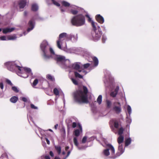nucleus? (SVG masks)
Segmentation results:
<instances>
[{"mask_svg":"<svg viewBox=\"0 0 159 159\" xmlns=\"http://www.w3.org/2000/svg\"><path fill=\"white\" fill-rule=\"evenodd\" d=\"M46 141L47 143L48 144H49L50 142V141L48 140V139L47 138H46Z\"/></svg>","mask_w":159,"mask_h":159,"instance_id":"obj_50","label":"nucleus"},{"mask_svg":"<svg viewBox=\"0 0 159 159\" xmlns=\"http://www.w3.org/2000/svg\"><path fill=\"white\" fill-rule=\"evenodd\" d=\"M40 48L45 59H47L51 57L54 59L60 66L66 69H68L70 72L76 70L79 72L83 73L82 74L86 75L87 73L84 69L81 70L82 65L80 63L75 62L70 65V61L68 59H66L64 56L56 55L46 41L44 40L42 42L40 45Z\"/></svg>","mask_w":159,"mask_h":159,"instance_id":"obj_1","label":"nucleus"},{"mask_svg":"<svg viewBox=\"0 0 159 159\" xmlns=\"http://www.w3.org/2000/svg\"><path fill=\"white\" fill-rule=\"evenodd\" d=\"M114 126L115 128H117L118 127L119 124L116 121H115L114 123Z\"/></svg>","mask_w":159,"mask_h":159,"instance_id":"obj_41","label":"nucleus"},{"mask_svg":"<svg viewBox=\"0 0 159 159\" xmlns=\"http://www.w3.org/2000/svg\"><path fill=\"white\" fill-rule=\"evenodd\" d=\"M59 89H58L57 88H55L53 89V93L55 95L57 96L59 95Z\"/></svg>","mask_w":159,"mask_h":159,"instance_id":"obj_28","label":"nucleus"},{"mask_svg":"<svg viewBox=\"0 0 159 159\" xmlns=\"http://www.w3.org/2000/svg\"><path fill=\"white\" fill-rule=\"evenodd\" d=\"M87 138L86 136H84L82 140V143H84L86 142V140H87Z\"/></svg>","mask_w":159,"mask_h":159,"instance_id":"obj_38","label":"nucleus"},{"mask_svg":"<svg viewBox=\"0 0 159 159\" xmlns=\"http://www.w3.org/2000/svg\"><path fill=\"white\" fill-rule=\"evenodd\" d=\"M124 131L123 128H120L118 134L119 135L117 139L118 143L119 144L118 151L115 155V151L114 147L111 144H108L106 145V149L103 152V154L106 156H109L110 158H115L117 157L122 154L124 151V149L123 148L122 143L124 140V137L122 135Z\"/></svg>","mask_w":159,"mask_h":159,"instance_id":"obj_2","label":"nucleus"},{"mask_svg":"<svg viewBox=\"0 0 159 159\" xmlns=\"http://www.w3.org/2000/svg\"><path fill=\"white\" fill-rule=\"evenodd\" d=\"M49 154L52 157H53L54 156V154L53 152L52 151H50L49 152Z\"/></svg>","mask_w":159,"mask_h":159,"instance_id":"obj_49","label":"nucleus"},{"mask_svg":"<svg viewBox=\"0 0 159 159\" xmlns=\"http://www.w3.org/2000/svg\"><path fill=\"white\" fill-rule=\"evenodd\" d=\"M22 36V34H20V37H21V36Z\"/></svg>","mask_w":159,"mask_h":159,"instance_id":"obj_63","label":"nucleus"},{"mask_svg":"<svg viewBox=\"0 0 159 159\" xmlns=\"http://www.w3.org/2000/svg\"><path fill=\"white\" fill-rule=\"evenodd\" d=\"M24 15L25 16H26L27 14V12L26 11H24Z\"/></svg>","mask_w":159,"mask_h":159,"instance_id":"obj_56","label":"nucleus"},{"mask_svg":"<svg viewBox=\"0 0 159 159\" xmlns=\"http://www.w3.org/2000/svg\"><path fill=\"white\" fill-rule=\"evenodd\" d=\"M88 90L86 87L83 86V89L74 93V96L75 100L79 102L88 103V101L87 93Z\"/></svg>","mask_w":159,"mask_h":159,"instance_id":"obj_4","label":"nucleus"},{"mask_svg":"<svg viewBox=\"0 0 159 159\" xmlns=\"http://www.w3.org/2000/svg\"><path fill=\"white\" fill-rule=\"evenodd\" d=\"M26 2L25 0H20L18 3L19 7L20 9H23L26 5Z\"/></svg>","mask_w":159,"mask_h":159,"instance_id":"obj_15","label":"nucleus"},{"mask_svg":"<svg viewBox=\"0 0 159 159\" xmlns=\"http://www.w3.org/2000/svg\"><path fill=\"white\" fill-rule=\"evenodd\" d=\"M6 81L7 83L8 84H9L10 85H11V86H12V85L13 84H12L11 83V81L10 80H8V79H7V80H6Z\"/></svg>","mask_w":159,"mask_h":159,"instance_id":"obj_42","label":"nucleus"},{"mask_svg":"<svg viewBox=\"0 0 159 159\" xmlns=\"http://www.w3.org/2000/svg\"><path fill=\"white\" fill-rule=\"evenodd\" d=\"M63 102L64 104H65V99L64 98H63Z\"/></svg>","mask_w":159,"mask_h":159,"instance_id":"obj_59","label":"nucleus"},{"mask_svg":"<svg viewBox=\"0 0 159 159\" xmlns=\"http://www.w3.org/2000/svg\"><path fill=\"white\" fill-rule=\"evenodd\" d=\"M127 110L129 114V116H130L132 112V109L130 106L129 105L127 106Z\"/></svg>","mask_w":159,"mask_h":159,"instance_id":"obj_30","label":"nucleus"},{"mask_svg":"<svg viewBox=\"0 0 159 159\" xmlns=\"http://www.w3.org/2000/svg\"><path fill=\"white\" fill-rule=\"evenodd\" d=\"M16 35H10L8 36V39L9 40H15L17 38Z\"/></svg>","mask_w":159,"mask_h":159,"instance_id":"obj_22","label":"nucleus"},{"mask_svg":"<svg viewBox=\"0 0 159 159\" xmlns=\"http://www.w3.org/2000/svg\"><path fill=\"white\" fill-rule=\"evenodd\" d=\"M15 28L14 27L9 28L7 27L2 29V32L4 34H6L8 33H10L13 31Z\"/></svg>","mask_w":159,"mask_h":159,"instance_id":"obj_11","label":"nucleus"},{"mask_svg":"<svg viewBox=\"0 0 159 159\" xmlns=\"http://www.w3.org/2000/svg\"><path fill=\"white\" fill-rule=\"evenodd\" d=\"M48 130L51 132H53L52 130L51 129H48Z\"/></svg>","mask_w":159,"mask_h":159,"instance_id":"obj_61","label":"nucleus"},{"mask_svg":"<svg viewBox=\"0 0 159 159\" xmlns=\"http://www.w3.org/2000/svg\"><path fill=\"white\" fill-rule=\"evenodd\" d=\"M47 79L51 81H54L55 80L54 77L51 75H50L48 74L47 75Z\"/></svg>","mask_w":159,"mask_h":159,"instance_id":"obj_26","label":"nucleus"},{"mask_svg":"<svg viewBox=\"0 0 159 159\" xmlns=\"http://www.w3.org/2000/svg\"><path fill=\"white\" fill-rule=\"evenodd\" d=\"M102 97L101 95H99L97 100V102L99 104H100L101 103L102 101Z\"/></svg>","mask_w":159,"mask_h":159,"instance_id":"obj_27","label":"nucleus"},{"mask_svg":"<svg viewBox=\"0 0 159 159\" xmlns=\"http://www.w3.org/2000/svg\"><path fill=\"white\" fill-rule=\"evenodd\" d=\"M71 81L75 85H77L78 84V83L77 81L74 78L71 79Z\"/></svg>","mask_w":159,"mask_h":159,"instance_id":"obj_36","label":"nucleus"},{"mask_svg":"<svg viewBox=\"0 0 159 159\" xmlns=\"http://www.w3.org/2000/svg\"><path fill=\"white\" fill-rule=\"evenodd\" d=\"M79 128L80 129V131H82V127L81 126L80 124H79Z\"/></svg>","mask_w":159,"mask_h":159,"instance_id":"obj_51","label":"nucleus"},{"mask_svg":"<svg viewBox=\"0 0 159 159\" xmlns=\"http://www.w3.org/2000/svg\"><path fill=\"white\" fill-rule=\"evenodd\" d=\"M2 30L0 28V32H1Z\"/></svg>","mask_w":159,"mask_h":159,"instance_id":"obj_64","label":"nucleus"},{"mask_svg":"<svg viewBox=\"0 0 159 159\" xmlns=\"http://www.w3.org/2000/svg\"><path fill=\"white\" fill-rule=\"evenodd\" d=\"M95 66H97L98 63V58L96 57H94L93 58Z\"/></svg>","mask_w":159,"mask_h":159,"instance_id":"obj_25","label":"nucleus"},{"mask_svg":"<svg viewBox=\"0 0 159 159\" xmlns=\"http://www.w3.org/2000/svg\"><path fill=\"white\" fill-rule=\"evenodd\" d=\"M69 148V146H66L65 147V151H67V150Z\"/></svg>","mask_w":159,"mask_h":159,"instance_id":"obj_53","label":"nucleus"},{"mask_svg":"<svg viewBox=\"0 0 159 159\" xmlns=\"http://www.w3.org/2000/svg\"><path fill=\"white\" fill-rule=\"evenodd\" d=\"M32 109H38V108L37 107L35 106L34 104H31L30 105Z\"/></svg>","mask_w":159,"mask_h":159,"instance_id":"obj_40","label":"nucleus"},{"mask_svg":"<svg viewBox=\"0 0 159 159\" xmlns=\"http://www.w3.org/2000/svg\"><path fill=\"white\" fill-rule=\"evenodd\" d=\"M38 82V80L37 79H35L33 83L32 86L33 87H34V86H35L37 84Z\"/></svg>","mask_w":159,"mask_h":159,"instance_id":"obj_33","label":"nucleus"},{"mask_svg":"<svg viewBox=\"0 0 159 159\" xmlns=\"http://www.w3.org/2000/svg\"><path fill=\"white\" fill-rule=\"evenodd\" d=\"M90 66V64L89 63H86L84 64L83 65H82V69H84L85 71L88 72L90 71V70H89L88 71H86L85 69L88 68Z\"/></svg>","mask_w":159,"mask_h":159,"instance_id":"obj_24","label":"nucleus"},{"mask_svg":"<svg viewBox=\"0 0 159 159\" xmlns=\"http://www.w3.org/2000/svg\"><path fill=\"white\" fill-rule=\"evenodd\" d=\"M57 99V98H56L55 99V102H56Z\"/></svg>","mask_w":159,"mask_h":159,"instance_id":"obj_62","label":"nucleus"},{"mask_svg":"<svg viewBox=\"0 0 159 159\" xmlns=\"http://www.w3.org/2000/svg\"><path fill=\"white\" fill-rule=\"evenodd\" d=\"M18 100V98L16 96L12 97L10 99V101L13 103H16Z\"/></svg>","mask_w":159,"mask_h":159,"instance_id":"obj_23","label":"nucleus"},{"mask_svg":"<svg viewBox=\"0 0 159 159\" xmlns=\"http://www.w3.org/2000/svg\"><path fill=\"white\" fill-rule=\"evenodd\" d=\"M12 90L16 93H17L19 92V90L17 88L16 86H13L12 88Z\"/></svg>","mask_w":159,"mask_h":159,"instance_id":"obj_34","label":"nucleus"},{"mask_svg":"<svg viewBox=\"0 0 159 159\" xmlns=\"http://www.w3.org/2000/svg\"><path fill=\"white\" fill-rule=\"evenodd\" d=\"M70 36L69 40H71L73 42H76L78 40V35L76 34L75 35L73 34H69Z\"/></svg>","mask_w":159,"mask_h":159,"instance_id":"obj_12","label":"nucleus"},{"mask_svg":"<svg viewBox=\"0 0 159 159\" xmlns=\"http://www.w3.org/2000/svg\"><path fill=\"white\" fill-rule=\"evenodd\" d=\"M113 109L117 113L120 112L121 111V107L120 106H115L114 107Z\"/></svg>","mask_w":159,"mask_h":159,"instance_id":"obj_21","label":"nucleus"},{"mask_svg":"<svg viewBox=\"0 0 159 159\" xmlns=\"http://www.w3.org/2000/svg\"><path fill=\"white\" fill-rule=\"evenodd\" d=\"M106 103L108 108H110L111 107V102L110 101L107 100H106Z\"/></svg>","mask_w":159,"mask_h":159,"instance_id":"obj_31","label":"nucleus"},{"mask_svg":"<svg viewBox=\"0 0 159 159\" xmlns=\"http://www.w3.org/2000/svg\"><path fill=\"white\" fill-rule=\"evenodd\" d=\"M22 99V101L24 102H26L27 101V99L26 98L23 97Z\"/></svg>","mask_w":159,"mask_h":159,"instance_id":"obj_48","label":"nucleus"},{"mask_svg":"<svg viewBox=\"0 0 159 159\" xmlns=\"http://www.w3.org/2000/svg\"><path fill=\"white\" fill-rule=\"evenodd\" d=\"M77 126V124L76 123L74 122L72 123V127L73 128H75Z\"/></svg>","mask_w":159,"mask_h":159,"instance_id":"obj_44","label":"nucleus"},{"mask_svg":"<svg viewBox=\"0 0 159 159\" xmlns=\"http://www.w3.org/2000/svg\"><path fill=\"white\" fill-rule=\"evenodd\" d=\"M117 94V93L114 91L111 93L110 95L111 96L114 97L116 96Z\"/></svg>","mask_w":159,"mask_h":159,"instance_id":"obj_35","label":"nucleus"},{"mask_svg":"<svg viewBox=\"0 0 159 159\" xmlns=\"http://www.w3.org/2000/svg\"><path fill=\"white\" fill-rule=\"evenodd\" d=\"M102 27L103 28L104 30H106L105 27L104 26H102Z\"/></svg>","mask_w":159,"mask_h":159,"instance_id":"obj_60","label":"nucleus"},{"mask_svg":"<svg viewBox=\"0 0 159 159\" xmlns=\"http://www.w3.org/2000/svg\"><path fill=\"white\" fill-rule=\"evenodd\" d=\"M126 121L127 123H130L131 122V119H129L128 117L126 118Z\"/></svg>","mask_w":159,"mask_h":159,"instance_id":"obj_43","label":"nucleus"},{"mask_svg":"<svg viewBox=\"0 0 159 159\" xmlns=\"http://www.w3.org/2000/svg\"><path fill=\"white\" fill-rule=\"evenodd\" d=\"M107 39V38L106 36L105 35H102V42L103 43H104L105 42V41Z\"/></svg>","mask_w":159,"mask_h":159,"instance_id":"obj_37","label":"nucleus"},{"mask_svg":"<svg viewBox=\"0 0 159 159\" xmlns=\"http://www.w3.org/2000/svg\"><path fill=\"white\" fill-rule=\"evenodd\" d=\"M61 4L62 6H64L66 7H67L70 6V3L66 1H62L61 2Z\"/></svg>","mask_w":159,"mask_h":159,"instance_id":"obj_20","label":"nucleus"},{"mask_svg":"<svg viewBox=\"0 0 159 159\" xmlns=\"http://www.w3.org/2000/svg\"><path fill=\"white\" fill-rule=\"evenodd\" d=\"M131 140L130 138L125 139V146H128L131 143Z\"/></svg>","mask_w":159,"mask_h":159,"instance_id":"obj_18","label":"nucleus"},{"mask_svg":"<svg viewBox=\"0 0 159 159\" xmlns=\"http://www.w3.org/2000/svg\"><path fill=\"white\" fill-rule=\"evenodd\" d=\"M39 9V7L37 4L36 3L33 4L32 5L31 9L33 11H36Z\"/></svg>","mask_w":159,"mask_h":159,"instance_id":"obj_17","label":"nucleus"},{"mask_svg":"<svg viewBox=\"0 0 159 159\" xmlns=\"http://www.w3.org/2000/svg\"><path fill=\"white\" fill-rule=\"evenodd\" d=\"M55 148L58 154H60L61 153V147L59 145H55Z\"/></svg>","mask_w":159,"mask_h":159,"instance_id":"obj_19","label":"nucleus"},{"mask_svg":"<svg viewBox=\"0 0 159 159\" xmlns=\"http://www.w3.org/2000/svg\"><path fill=\"white\" fill-rule=\"evenodd\" d=\"M119 90V86H117L116 87V88L115 89L114 91L115 92H116V93H117V94Z\"/></svg>","mask_w":159,"mask_h":159,"instance_id":"obj_46","label":"nucleus"},{"mask_svg":"<svg viewBox=\"0 0 159 159\" xmlns=\"http://www.w3.org/2000/svg\"><path fill=\"white\" fill-rule=\"evenodd\" d=\"M0 87L2 89H3V84L2 82H0Z\"/></svg>","mask_w":159,"mask_h":159,"instance_id":"obj_47","label":"nucleus"},{"mask_svg":"<svg viewBox=\"0 0 159 159\" xmlns=\"http://www.w3.org/2000/svg\"><path fill=\"white\" fill-rule=\"evenodd\" d=\"M63 50L68 53H74L75 52V48H64Z\"/></svg>","mask_w":159,"mask_h":159,"instance_id":"obj_13","label":"nucleus"},{"mask_svg":"<svg viewBox=\"0 0 159 159\" xmlns=\"http://www.w3.org/2000/svg\"><path fill=\"white\" fill-rule=\"evenodd\" d=\"M45 159H50L49 157L48 156H46L45 157Z\"/></svg>","mask_w":159,"mask_h":159,"instance_id":"obj_52","label":"nucleus"},{"mask_svg":"<svg viewBox=\"0 0 159 159\" xmlns=\"http://www.w3.org/2000/svg\"><path fill=\"white\" fill-rule=\"evenodd\" d=\"M0 40H8V36H3L0 37Z\"/></svg>","mask_w":159,"mask_h":159,"instance_id":"obj_32","label":"nucleus"},{"mask_svg":"<svg viewBox=\"0 0 159 159\" xmlns=\"http://www.w3.org/2000/svg\"><path fill=\"white\" fill-rule=\"evenodd\" d=\"M83 73L81 72V75L79 73H78L77 72H75V75L76 77H78L80 78H83V76L82 75H84V74H82Z\"/></svg>","mask_w":159,"mask_h":159,"instance_id":"obj_29","label":"nucleus"},{"mask_svg":"<svg viewBox=\"0 0 159 159\" xmlns=\"http://www.w3.org/2000/svg\"><path fill=\"white\" fill-rule=\"evenodd\" d=\"M35 23L34 20L33 19L30 20L28 23V26L27 31L23 33V34L24 35H25L28 33L32 30L34 27Z\"/></svg>","mask_w":159,"mask_h":159,"instance_id":"obj_9","label":"nucleus"},{"mask_svg":"<svg viewBox=\"0 0 159 159\" xmlns=\"http://www.w3.org/2000/svg\"><path fill=\"white\" fill-rule=\"evenodd\" d=\"M19 64L18 61H9L5 63V65L11 71H18V75L23 78H26L32 75L30 69L21 67Z\"/></svg>","mask_w":159,"mask_h":159,"instance_id":"obj_3","label":"nucleus"},{"mask_svg":"<svg viewBox=\"0 0 159 159\" xmlns=\"http://www.w3.org/2000/svg\"><path fill=\"white\" fill-rule=\"evenodd\" d=\"M69 34L64 32L59 34L58 39L57 41V46L59 49H62V45L63 43L66 41L69 40Z\"/></svg>","mask_w":159,"mask_h":159,"instance_id":"obj_7","label":"nucleus"},{"mask_svg":"<svg viewBox=\"0 0 159 159\" xmlns=\"http://www.w3.org/2000/svg\"><path fill=\"white\" fill-rule=\"evenodd\" d=\"M72 24L77 26L84 25L85 23L84 17L81 14L73 17L71 20Z\"/></svg>","mask_w":159,"mask_h":159,"instance_id":"obj_6","label":"nucleus"},{"mask_svg":"<svg viewBox=\"0 0 159 159\" xmlns=\"http://www.w3.org/2000/svg\"><path fill=\"white\" fill-rule=\"evenodd\" d=\"M70 7L75 9V10L71 9V13L73 15L77 14L78 12V11L77 10L78 7L76 6L73 5H70Z\"/></svg>","mask_w":159,"mask_h":159,"instance_id":"obj_16","label":"nucleus"},{"mask_svg":"<svg viewBox=\"0 0 159 159\" xmlns=\"http://www.w3.org/2000/svg\"><path fill=\"white\" fill-rule=\"evenodd\" d=\"M111 79H112V78L110 72L109 71L107 72V74L105 75V77L103 79L104 83H107L108 82V80L110 81Z\"/></svg>","mask_w":159,"mask_h":159,"instance_id":"obj_10","label":"nucleus"},{"mask_svg":"<svg viewBox=\"0 0 159 159\" xmlns=\"http://www.w3.org/2000/svg\"><path fill=\"white\" fill-rule=\"evenodd\" d=\"M58 125L57 124L56 125H55V126H54V128L55 129H57V127H58Z\"/></svg>","mask_w":159,"mask_h":159,"instance_id":"obj_55","label":"nucleus"},{"mask_svg":"<svg viewBox=\"0 0 159 159\" xmlns=\"http://www.w3.org/2000/svg\"><path fill=\"white\" fill-rule=\"evenodd\" d=\"M86 16L87 18H88V21L89 22H91L92 23V22L93 21L92 20L91 18L89 17V16L88 15H86Z\"/></svg>","mask_w":159,"mask_h":159,"instance_id":"obj_39","label":"nucleus"},{"mask_svg":"<svg viewBox=\"0 0 159 159\" xmlns=\"http://www.w3.org/2000/svg\"><path fill=\"white\" fill-rule=\"evenodd\" d=\"M55 159H60V158L59 157H56L55 158Z\"/></svg>","mask_w":159,"mask_h":159,"instance_id":"obj_58","label":"nucleus"},{"mask_svg":"<svg viewBox=\"0 0 159 159\" xmlns=\"http://www.w3.org/2000/svg\"><path fill=\"white\" fill-rule=\"evenodd\" d=\"M98 24L94 21L92 22V25L93 27V31L92 33V36L93 40L94 41L99 40L102 34L100 28L97 25Z\"/></svg>","mask_w":159,"mask_h":159,"instance_id":"obj_5","label":"nucleus"},{"mask_svg":"<svg viewBox=\"0 0 159 159\" xmlns=\"http://www.w3.org/2000/svg\"><path fill=\"white\" fill-rule=\"evenodd\" d=\"M71 152V151H69L67 152V154L66 157L64 158V159H66L70 155V153Z\"/></svg>","mask_w":159,"mask_h":159,"instance_id":"obj_45","label":"nucleus"},{"mask_svg":"<svg viewBox=\"0 0 159 159\" xmlns=\"http://www.w3.org/2000/svg\"><path fill=\"white\" fill-rule=\"evenodd\" d=\"M80 130L77 129H76L74 132V134L75 136L73 138V142L75 145L77 147L78 149L80 150H82L85 149L86 147L84 146H81L79 144L78 141L77 137H78L80 135Z\"/></svg>","mask_w":159,"mask_h":159,"instance_id":"obj_8","label":"nucleus"},{"mask_svg":"<svg viewBox=\"0 0 159 159\" xmlns=\"http://www.w3.org/2000/svg\"><path fill=\"white\" fill-rule=\"evenodd\" d=\"M60 8H61V10L62 12H63L65 11V10L63 9H62V7H60Z\"/></svg>","mask_w":159,"mask_h":159,"instance_id":"obj_54","label":"nucleus"},{"mask_svg":"<svg viewBox=\"0 0 159 159\" xmlns=\"http://www.w3.org/2000/svg\"><path fill=\"white\" fill-rule=\"evenodd\" d=\"M66 153L64 151H63L62 152V154L63 155H64Z\"/></svg>","mask_w":159,"mask_h":159,"instance_id":"obj_57","label":"nucleus"},{"mask_svg":"<svg viewBox=\"0 0 159 159\" xmlns=\"http://www.w3.org/2000/svg\"><path fill=\"white\" fill-rule=\"evenodd\" d=\"M96 18L97 21L101 24H102L104 22V19L102 16L100 15H98L96 16Z\"/></svg>","mask_w":159,"mask_h":159,"instance_id":"obj_14","label":"nucleus"}]
</instances>
